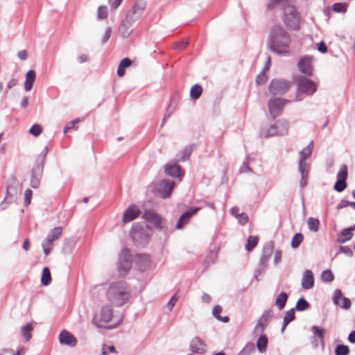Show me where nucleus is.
Returning <instances> with one entry per match:
<instances>
[{
    "instance_id": "obj_14",
    "label": "nucleus",
    "mask_w": 355,
    "mask_h": 355,
    "mask_svg": "<svg viewBox=\"0 0 355 355\" xmlns=\"http://www.w3.org/2000/svg\"><path fill=\"white\" fill-rule=\"evenodd\" d=\"M273 315V311L270 309L265 311L260 317L257 324L254 327V332L257 334H262L265 328L268 325Z\"/></svg>"
},
{
    "instance_id": "obj_21",
    "label": "nucleus",
    "mask_w": 355,
    "mask_h": 355,
    "mask_svg": "<svg viewBox=\"0 0 355 355\" xmlns=\"http://www.w3.org/2000/svg\"><path fill=\"white\" fill-rule=\"evenodd\" d=\"M139 214L140 211L136 205H130L123 213V222L124 223H129L135 219Z\"/></svg>"
},
{
    "instance_id": "obj_7",
    "label": "nucleus",
    "mask_w": 355,
    "mask_h": 355,
    "mask_svg": "<svg viewBox=\"0 0 355 355\" xmlns=\"http://www.w3.org/2000/svg\"><path fill=\"white\" fill-rule=\"evenodd\" d=\"M146 7V1L145 0H135L131 9H130L125 18L135 24L137 21L139 20L142 17Z\"/></svg>"
},
{
    "instance_id": "obj_20",
    "label": "nucleus",
    "mask_w": 355,
    "mask_h": 355,
    "mask_svg": "<svg viewBox=\"0 0 355 355\" xmlns=\"http://www.w3.org/2000/svg\"><path fill=\"white\" fill-rule=\"evenodd\" d=\"M199 209V207H192L189 210L183 213L178 219V221L176 224V228L182 229L184 225L188 223L190 218L196 214Z\"/></svg>"
},
{
    "instance_id": "obj_38",
    "label": "nucleus",
    "mask_w": 355,
    "mask_h": 355,
    "mask_svg": "<svg viewBox=\"0 0 355 355\" xmlns=\"http://www.w3.org/2000/svg\"><path fill=\"white\" fill-rule=\"evenodd\" d=\"M202 93V87L196 84L192 86L190 90V96L193 100H197L200 98Z\"/></svg>"
},
{
    "instance_id": "obj_16",
    "label": "nucleus",
    "mask_w": 355,
    "mask_h": 355,
    "mask_svg": "<svg viewBox=\"0 0 355 355\" xmlns=\"http://www.w3.org/2000/svg\"><path fill=\"white\" fill-rule=\"evenodd\" d=\"M273 244L272 242L268 243L263 250V254L260 258L259 266L261 269H266L268 262L273 251Z\"/></svg>"
},
{
    "instance_id": "obj_35",
    "label": "nucleus",
    "mask_w": 355,
    "mask_h": 355,
    "mask_svg": "<svg viewBox=\"0 0 355 355\" xmlns=\"http://www.w3.org/2000/svg\"><path fill=\"white\" fill-rule=\"evenodd\" d=\"M288 295L285 292H281L276 297L275 304L279 310H282L288 300Z\"/></svg>"
},
{
    "instance_id": "obj_54",
    "label": "nucleus",
    "mask_w": 355,
    "mask_h": 355,
    "mask_svg": "<svg viewBox=\"0 0 355 355\" xmlns=\"http://www.w3.org/2000/svg\"><path fill=\"white\" fill-rule=\"evenodd\" d=\"M347 187L346 181L337 180L334 185V189L338 192H342Z\"/></svg>"
},
{
    "instance_id": "obj_58",
    "label": "nucleus",
    "mask_w": 355,
    "mask_h": 355,
    "mask_svg": "<svg viewBox=\"0 0 355 355\" xmlns=\"http://www.w3.org/2000/svg\"><path fill=\"white\" fill-rule=\"evenodd\" d=\"M33 192L31 189H28L24 193V205L26 207L31 203Z\"/></svg>"
},
{
    "instance_id": "obj_62",
    "label": "nucleus",
    "mask_w": 355,
    "mask_h": 355,
    "mask_svg": "<svg viewBox=\"0 0 355 355\" xmlns=\"http://www.w3.org/2000/svg\"><path fill=\"white\" fill-rule=\"evenodd\" d=\"M35 173L33 172L32 178L31 180V185L33 189H37L40 185V180L35 176Z\"/></svg>"
},
{
    "instance_id": "obj_12",
    "label": "nucleus",
    "mask_w": 355,
    "mask_h": 355,
    "mask_svg": "<svg viewBox=\"0 0 355 355\" xmlns=\"http://www.w3.org/2000/svg\"><path fill=\"white\" fill-rule=\"evenodd\" d=\"M21 187L19 182L15 178L9 180L6 188V197L10 199V202H16L19 196L21 195Z\"/></svg>"
},
{
    "instance_id": "obj_53",
    "label": "nucleus",
    "mask_w": 355,
    "mask_h": 355,
    "mask_svg": "<svg viewBox=\"0 0 355 355\" xmlns=\"http://www.w3.org/2000/svg\"><path fill=\"white\" fill-rule=\"evenodd\" d=\"M42 131V126L39 124L33 125L29 130L30 134L35 137H38Z\"/></svg>"
},
{
    "instance_id": "obj_51",
    "label": "nucleus",
    "mask_w": 355,
    "mask_h": 355,
    "mask_svg": "<svg viewBox=\"0 0 355 355\" xmlns=\"http://www.w3.org/2000/svg\"><path fill=\"white\" fill-rule=\"evenodd\" d=\"M74 243L72 240H67L64 241L62 247V252L64 254H69L71 252Z\"/></svg>"
},
{
    "instance_id": "obj_23",
    "label": "nucleus",
    "mask_w": 355,
    "mask_h": 355,
    "mask_svg": "<svg viewBox=\"0 0 355 355\" xmlns=\"http://www.w3.org/2000/svg\"><path fill=\"white\" fill-rule=\"evenodd\" d=\"M205 343L198 336L194 337L190 342L189 349L197 354H202L205 350Z\"/></svg>"
},
{
    "instance_id": "obj_3",
    "label": "nucleus",
    "mask_w": 355,
    "mask_h": 355,
    "mask_svg": "<svg viewBox=\"0 0 355 355\" xmlns=\"http://www.w3.org/2000/svg\"><path fill=\"white\" fill-rule=\"evenodd\" d=\"M130 293V287L125 281L121 280L110 285L107 290V297L113 305L121 306L129 300Z\"/></svg>"
},
{
    "instance_id": "obj_19",
    "label": "nucleus",
    "mask_w": 355,
    "mask_h": 355,
    "mask_svg": "<svg viewBox=\"0 0 355 355\" xmlns=\"http://www.w3.org/2000/svg\"><path fill=\"white\" fill-rule=\"evenodd\" d=\"M142 217L145 220L153 223L159 230L163 229L162 219L153 211H146Z\"/></svg>"
},
{
    "instance_id": "obj_40",
    "label": "nucleus",
    "mask_w": 355,
    "mask_h": 355,
    "mask_svg": "<svg viewBox=\"0 0 355 355\" xmlns=\"http://www.w3.org/2000/svg\"><path fill=\"white\" fill-rule=\"evenodd\" d=\"M268 345V338L265 335H261L257 342V347L260 352L266 351Z\"/></svg>"
},
{
    "instance_id": "obj_13",
    "label": "nucleus",
    "mask_w": 355,
    "mask_h": 355,
    "mask_svg": "<svg viewBox=\"0 0 355 355\" xmlns=\"http://www.w3.org/2000/svg\"><path fill=\"white\" fill-rule=\"evenodd\" d=\"M175 187V182L172 180L164 179L161 180L155 187L157 193L162 198H167L171 196Z\"/></svg>"
},
{
    "instance_id": "obj_52",
    "label": "nucleus",
    "mask_w": 355,
    "mask_h": 355,
    "mask_svg": "<svg viewBox=\"0 0 355 355\" xmlns=\"http://www.w3.org/2000/svg\"><path fill=\"white\" fill-rule=\"evenodd\" d=\"M332 10L336 12H345L347 4L344 3H336L332 6Z\"/></svg>"
},
{
    "instance_id": "obj_47",
    "label": "nucleus",
    "mask_w": 355,
    "mask_h": 355,
    "mask_svg": "<svg viewBox=\"0 0 355 355\" xmlns=\"http://www.w3.org/2000/svg\"><path fill=\"white\" fill-rule=\"evenodd\" d=\"M295 309H291L287 311L284 317V325H288L291 322H292L295 319Z\"/></svg>"
},
{
    "instance_id": "obj_55",
    "label": "nucleus",
    "mask_w": 355,
    "mask_h": 355,
    "mask_svg": "<svg viewBox=\"0 0 355 355\" xmlns=\"http://www.w3.org/2000/svg\"><path fill=\"white\" fill-rule=\"evenodd\" d=\"M107 17V7L105 6H100L98 8V18L99 19H105Z\"/></svg>"
},
{
    "instance_id": "obj_18",
    "label": "nucleus",
    "mask_w": 355,
    "mask_h": 355,
    "mask_svg": "<svg viewBox=\"0 0 355 355\" xmlns=\"http://www.w3.org/2000/svg\"><path fill=\"white\" fill-rule=\"evenodd\" d=\"M312 57L305 56L302 58L298 62V67L300 71L307 75L311 76L312 74Z\"/></svg>"
},
{
    "instance_id": "obj_61",
    "label": "nucleus",
    "mask_w": 355,
    "mask_h": 355,
    "mask_svg": "<svg viewBox=\"0 0 355 355\" xmlns=\"http://www.w3.org/2000/svg\"><path fill=\"white\" fill-rule=\"evenodd\" d=\"M339 250L340 252H343L347 254L349 257H352L353 255V252L351 248L348 246H340L339 248Z\"/></svg>"
},
{
    "instance_id": "obj_45",
    "label": "nucleus",
    "mask_w": 355,
    "mask_h": 355,
    "mask_svg": "<svg viewBox=\"0 0 355 355\" xmlns=\"http://www.w3.org/2000/svg\"><path fill=\"white\" fill-rule=\"evenodd\" d=\"M310 306L309 302L304 298H300L295 305L296 310L299 311H304Z\"/></svg>"
},
{
    "instance_id": "obj_11",
    "label": "nucleus",
    "mask_w": 355,
    "mask_h": 355,
    "mask_svg": "<svg viewBox=\"0 0 355 355\" xmlns=\"http://www.w3.org/2000/svg\"><path fill=\"white\" fill-rule=\"evenodd\" d=\"M132 267V257L127 249L121 251L119 257L118 268L121 275H126Z\"/></svg>"
},
{
    "instance_id": "obj_48",
    "label": "nucleus",
    "mask_w": 355,
    "mask_h": 355,
    "mask_svg": "<svg viewBox=\"0 0 355 355\" xmlns=\"http://www.w3.org/2000/svg\"><path fill=\"white\" fill-rule=\"evenodd\" d=\"M349 352V347L345 345H338L335 349L336 355H347Z\"/></svg>"
},
{
    "instance_id": "obj_27",
    "label": "nucleus",
    "mask_w": 355,
    "mask_h": 355,
    "mask_svg": "<svg viewBox=\"0 0 355 355\" xmlns=\"http://www.w3.org/2000/svg\"><path fill=\"white\" fill-rule=\"evenodd\" d=\"M354 230L355 225L349 228L343 229L338 235L337 242L342 244L349 241L353 236L352 231Z\"/></svg>"
},
{
    "instance_id": "obj_36",
    "label": "nucleus",
    "mask_w": 355,
    "mask_h": 355,
    "mask_svg": "<svg viewBox=\"0 0 355 355\" xmlns=\"http://www.w3.org/2000/svg\"><path fill=\"white\" fill-rule=\"evenodd\" d=\"M132 61L130 59L125 58H123L119 63L117 69V75L119 77H122L125 74V69L130 66Z\"/></svg>"
},
{
    "instance_id": "obj_32",
    "label": "nucleus",
    "mask_w": 355,
    "mask_h": 355,
    "mask_svg": "<svg viewBox=\"0 0 355 355\" xmlns=\"http://www.w3.org/2000/svg\"><path fill=\"white\" fill-rule=\"evenodd\" d=\"M36 73L34 70H29L26 74V80L24 83V89L30 91L33 88V83H35Z\"/></svg>"
},
{
    "instance_id": "obj_50",
    "label": "nucleus",
    "mask_w": 355,
    "mask_h": 355,
    "mask_svg": "<svg viewBox=\"0 0 355 355\" xmlns=\"http://www.w3.org/2000/svg\"><path fill=\"white\" fill-rule=\"evenodd\" d=\"M347 178V168L345 165H342L337 173V180L346 181Z\"/></svg>"
},
{
    "instance_id": "obj_25",
    "label": "nucleus",
    "mask_w": 355,
    "mask_h": 355,
    "mask_svg": "<svg viewBox=\"0 0 355 355\" xmlns=\"http://www.w3.org/2000/svg\"><path fill=\"white\" fill-rule=\"evenodd\" d=\"M135 263L141 271L147 270L150 266V259L146 254H137L135 257Z\"/></svg>"
},
{
    "instance_id": "obj_17",
    "label": "nucleus",
    "mask_w": 355,
    "mask_h": 355,
    "mask_svg": "<svg viewBox=\"0 0 355 355\" xmlns=\"http://www.w3.org/2000/svg\"><path fill=\"white\" fill-rule=\"evenodd\" d=\"M313 148V142L311 141L309 144L304 148L300 152V160L298 162V168H305L306 166V160L311 157Z\"/></svg>"
},
{
    "instance_id": "obj_59",
    "label": "nucleus",
    "mask_w": 355,
    "mask_h": 355,
    "mask_svg": "<svg viewBox=\"0 0 355 355\" xmlns=\"http://www.w3.org/2000/svg\"><path fill=\"white\" fill-rule=\"evenodd\" d=\"M236 218L238 219L239 223L241 225H245L249 220L248 216L245 213H241Z\"/></svg>"
},
{
    "instance_id": "obj_6",
    "label": "nucleus",
    "mask_w": 355,
    "mask_h": 355,
    "mask_svg": "<svg viewBox=\"0 0 355 355\" xmlns=\"http://www.w3.org/2000/svg\"><path fill=\"white\" fill-rule=\"evenodd\" d=\"M293 86L291 81L284 79L272 80L268 87L269 92L273 96H282L285 94Z\"/></svg>"
},
{
    "instance_id": "obj_24",
    "label": "nucleus",
    "mask_w": 355,
    "mask_h": 355,
    "mask_svg": "<svg viewBox=\"0 0 355 355\" xmlns=\"http://www.w3.org/2000/svg\"><path fill=\"white\" fill-rule=\"evenodd\" d=\"M59 341L62 345H66L70 347H74L77 343L76 338L71 333L65 330L60 333Z\"/></svg>"
},
{
    "instance_id": "obj_4",
    "label": "nucleus",
    "mask_w": 355,
    "mask_h": 355,
    "mask_svg": "<svg viewBox=\"0 0 355 355\" xmlns=\"http://www.w3.org/2000/svg\"><path fill=\"white\" fill-rule=\"evenodd\" d=\"M152 235V230L146 224H134L130 231V236L135 244L144 246L147 244Z\"/></svg>"
},
{
    "instance_id": "obj_60",
    "label": "nucleus",
    "mask_w": 355,
    "mask_h": 355,
    "mask_svg": "<svg viewBox=\"0 0 355 355\" xmlns=\"http://www.w3.org/2000/svg\"><path fill=\"white\" fill-rule=\"evenodd\" d=\"M187 44L188 42L185 41L178 42L173 44V49L177 50H182L186 48Z\"/></svg>"
},
{
    "instance_id": "obj_44",
    "label": "nucleus",
    "mask_w": 355,
    "mask_h": 355,
    "mask_svg": "<svg viewBox=\"0 0 355 355\" xmlns=\"http://www.w3.org/2000/svg\"><path fill=\"white\" fill-rule=\"evenodd\" d=\"M321 280L324 282H331L334 280V275L331 270L327 269L321 273Z\"/></svg>"
},
{
    "instance_id": "obj_31",
    "label": "nucleus",
    "mask_w": 355,
    "mask_h": 355,
    "mask_svg": "<svg viewBox=\"0 0 355 355\" xmlns=\"http://www.w3.org/2000/svg\"><path fill=\"white\" fill-rule=\"evenodd\" d=\"M278 132V136H284L288 134L289 123L285 119H280L275 123Z\"/></svg>"
},
{
    "instance_id": "obj_56",
    "label": "nucleus",
    "mask_w": 355,
    "mask_h": 355,
    "mask_svg": "<svg viewBox=\"0 0 355 355\" xmlns=\"http://www.w3.org/2000/svg\"><path fill=\"white\" fill-rule=\"evenodd\" d=\"M109 352H116V348L114 345L107 346L103 345L101 349V355H107Z\"/></svg>"
},
{
    "instance_id": "obj_1",
    "label": "nucleus",
    "mask_w": 355,
    "mask_h": 355,
    "mask_svg": "<svg viewBox=\"0 0 355 355\" xmlns=\"http://www.w3.org/2000/svg\"><path fill=\"white\" fill-rule=\"evenodd\" d=\"M291 38L289 33L280 25L275 24L270 28L268 38V48L272 52L286 55L290 53Z\"/></svg>"
},
{
    "instance_id": "obj_8",
    "label": "nucleus",
    "mask_w": 355,
    "mask_h": 355,
    "mask_svg": "<svg viewBox=\"0 0 355 355\" xmlns=\"http://www.w3.org/2000/svg\"><path fill=\"white\" fill-rule=\"evenodd\" d=\"M62 227H55L51 230L46 238L42 243V249L45 255H49L52 250L53 242L58 240L62 234Z\"/></svg>"
},
{
    "instance_id": "obj_49",
    "label": "nucleus",
    "mask_w": 355,
    "mask_h": 355,
    "mask_svg": "<svg viewBox=\"0 0 355 355\" xmlns=\"http://www.w3.org/2000/svg\"><path fill=\"white\" fill-rule=\"evenodd\" d=\"M258 238L257 236H249L245 245V248L248 251L252 250L257 244Z\"/></svg>"
},
{
    "instance_id": "obj_39",
    "label": "nucleus",
    "mask_w": 355,
    "mask_h": 355,
    "mask_svg": "<svg viewBox=\"0 0 355 355\" xmlns=\"http://www.w3.org/2000/svg\"><path fill=\"white\" fill-rule=\"evenodd\" d=\"M51 276L50 270L49 268L45 267L43 268V270H42L41 283L44 286H48L51 284Z\"/></svg>"
},
{
    "instance_id": "obj_63",
    "label": "nucleus",
    "mask_w": 355,
    "mask_h": 355,
    "mask_svg": "<svg viewBox=\"0 0 355 355\" xmlns=\"http://www.w3.org/2000/svg\"><path fill=\"white\" fill-rule=\"evenodd\" d=\"M112 29L110 27H107L105 31L104 35L102 39V44H105L110 37Z\"/></svg>"
},
{
    "instance_id": "obj_22",
    "label": "nucleus",
    "mask_w": 355,
    "mask_h": 355,
    "mask_svg": "<svg viewBox=\"0 0 355 355\" xmlns=\"http://www.w3.org/2000/svg\"><path fill=\"white\" fill-rule=\"evenodd\" d=\"M314 286L313 272L310 270L304 271L302 277V287L305 290L311 289Z\"/></svg>"
},
{
    "instance_id": "obj_33",
    "label": "nucleus",
    "mask_w": 355,
    "mask_h": 355,
    "mask_svg": "<svg viewBox=\"0 0 355 355\" xmlns=\"http://www.w3.org/2000/svg\"><path fill=\"white\" fill-rule=\"evenodd\" d=\"M311 331L315 337L320 339V344L322 347L324 346V334L325 329L318 326H312Z\"/></svg>"
},
{
    "instance_id": "obj_37",
    "label": "nucleus",
    "mask_w": 355,
    "mask_h": 355,
    "mask_svg": "<svg viewBox=\"0 0 355 355\" xmlns=\"http://www.w3.org/2000/svg\"><path fill=\"white\" fill-rule=\"evenodd\" d=\"M222 307L219 305H216L212 310L213 315L219 321L223 322H227L230 320L228 316L222 317L220 315V313L222 312Z\"/></svg>"
},
{
    "instance_id": "obj_5",
    "label": "nucleus",
    "mask_w": 355,
    "mask_h": 355,
    "mask_svg": "<svg viewBox=\"0 0 355 355\" xmlns=\"http://www.w3.org/2000/svg\"><path fill=\"white\" fill-rule=\"evenodd\" d=\"M317 90V86L314 82L306 77H300L298 80L297 89L295 94V101H302L301 96L305 94L306 96L313 95Z\"/></svg>"
},
{
    "instance_id": "obj_26",
    "label": "nucleus",
    "mask_w": 355,
    "mask_h": 355,
    "mask_svg": "<svg viewBox=\"0 0 355 355\" xmlns=\"http://www.w3.org/2000/svg\"><path fill=\"white\" fill-rule=\"evenodd\" d=\"M47 153L48 147L45 146L35 160V166L33 169V173H41L42 171Z\"/></svg>"
},
{
    "instance_id": "obj_30",
    "label": "nucleus",
    "mask_w": 355,
    "mask_h": 355,
    "mask_svg": "<svg viewBox=\"0 0 355 355\" xmlns=\"http://www.w3.org/2000/svg\"><path fill=\"white\" fill-rule=\"evenodd\" d=\"M260 137L268 138L270 137L278 136V132L275 124L271 125L269 127H263L260 130Z\"/></svg>"
},
{
    "instance_id": "obj_15",
    "label": "nucleus",
    "mask_w": 355,
    "mask_h": 355,
    "mask_svg": "<svg viewBox=\"0 0 355 355\" xmlns=\"http://www.w3.org/2000/svg\"><path fill=\"white\" fill-rule=\"evenodd\" d=\"M334 303L343 309H348L351 306L349 299L344 297L340 289H336L333 296Z\"/></svg>"
},
{
    "instance_id": "obj_43",
    "label": "nucleus",
    "mask_w": 355,
    "mask_h": 355,
    "mask_svg": "<svg viewBox=\"0 0 355 355\" xmlns=\"http://www.w3.org/2000/svg\"><path fill=\"white\" fill-rule=\"evenodd\" d=\"M299 171L301 174V180L300 182V186L301 188H304L307 184V178H308V171L305 168H298Z\"/></svg>"
},
{
    "instance_id": "obj_28",
    "label": "nucleus",
    "mask_w": 355,
    "mask_h": 355,
    "mask_svg": "<svg viewBox=\"0 0 355 355\" xmlns=\"http://www.w3.org/2000/svg\"><path fill=\"white\" fill-rule=\"evenodd\" d=\"M133 23L124 18L121 21V24L119 28V35L122 37H127L132 32L131 27L133 26Z\"/></svg>"
},
{
    "instance_id": "obj_10",
    "label": "nucleus",
    "mask_w": 355,
    "mask_h": 355,
    "mask_svg": "<svg viewBox=\"0 0 355 355\" xmlns=\"http://www.w3.org/2000/svg\"><path fill=\"white\" fill-rule=\"evenodd\" d=\"M290 101L285 98H275L270 99L268 103L269 112L271 116L275 119L281 114L284 107Z\"/></svg>"
},
{
    "instance_id": "obj_9",
    "label": "nucleus",
    "mask_w": 355,
    "mask_h": 355,
    "mask_svg": "<svg viewBox=\"0 0 355 355\" xmlns=\"http://www.w3.org/2000/svg\"><path fill=\"white\" fill-rule=\"evenodd\" d=\"M114 319L113 309L111 306L105 305L103 306L99 315H96L92 322L98 327H103Z\"/></svg>"
},
{
    "instance_id": "obj_2",
    "label": "nucleus",
    "mask_w": 355,
    "mask_h": 355,
    "mask_svg": "<svg viewBox=\"0 0 355 355\" xmlns=\"http://www.w3.org/2000/svg\"><path fill=\"white\" fill-rule=\"evenodd\" d=\"M294 0H270L267 7L272 9L279 6L283 10L282 20L284 24L293 31L300 28V16L293 6Z\"/></svg>"
},
{
    "instance_id": "obj_57",
    "label": "nucleus",
    "mask_w": 355,
    "mask_h": 355,
    "mask_svg": "<svg viewBox=\"0 0 355 355\" xmlns=\"http://www.w3.org/2000/svg\"><path fill=\"white\" fill-rule=\"evenodd\" d=\"M266 71L263 70L259 75L257 76L256 78V83L258 85L263 84L267 80V76L265 73Z\"/></svg>"
},
{
    "instance_id": "obj_42",
    "label": "nucleus",
    "mask_w": 355,
    "mask_h": 355,
    "mask_svg": "<svg viewBox=\"0 0 355 355\" xmlns=\"http://www.w3.org/2000/svg\"><path fill=\"white\" fill-rule=\"evenodd\" d=\"M33 329V326L31 323H28L26 325L21 327V331L22 333L23 336L28 341L31 338V332Z\"/></svg>"
},
{
    "instance_id": "obj_64",
    "label": "nucleus",
    "mask_w": 355,
    "mask_h": 355,
    "mask_svg": "<svg viewBox=\"0 0 355 355\" xmlns=\"http://www.w3.org/2000/svg\"><path fill=\"white\" fill-rule=\"evenodd\" d=\"M178 301V297L175 295H174L170 300V301L167 304V308L169 311H171L175 304V302Z\"/></svg>"
},
{
    "instance_id": "obj_29",
    "label": "nucleus",
    "mask_w": 355,
    "mask_h": 355,
    "mask_svg": "<svg viewBox=\"0 0 355 355\" xmlns=\"http://www.w3.org/2000/svg\"><path fill=\"white\" fill-rule=\"evenodd\" d=\"M164 171L166 175L173 178L181 177V167L178 164H167Z\"/></svg>"
},
{
    "instance_id": "obj_34",
    "label": "nucleus",
    "mask_w": 355,
    "mask_h": 355,
    "mask_svg": "<svg viewBox=\"0 0 355 355\" xmlns=\"http://www.w3.org/2000/svg\"><path fill=\"white\" fill-rule=\"evenodd\" d=\"M193 146L191 145L186 146L177 155L178 161L185 162L188 159L192 153Z\"/></svg>"
},
{
    "instance_id": "obj_46",
    "label": "nucleus",
    "mask_w": 355,
    "mask_h": 355,
    "mask_svg": "<svg viewBox=\"0 0 355 355\" xmlns=\"http://www.w3.org/2000/svg\"><path fill=\"white\" fill-rule=\"evenodd\" d=\"M303 238H304V236H303L302 234L296 233L292 238L291 243V247L293 248H297V247H299V245L303 241Z\"/></svg>"
},
{
    "instance_id": "obj_41",
    "label": "nucleus",
    "mask_w": 355,
    "mask_h": 355,
    "mask_svg": "<svg viewBox=\"0 0 355 355\" xmlns=\"http://www.w3.org/2000/svg\"><path fill=\"white\" fill-rule=\"evenodd\" d=\"M308 228L311 232H317L319 230L320 221L315 218H309L307 220Z\"/></svg>"
}]
</instances>
